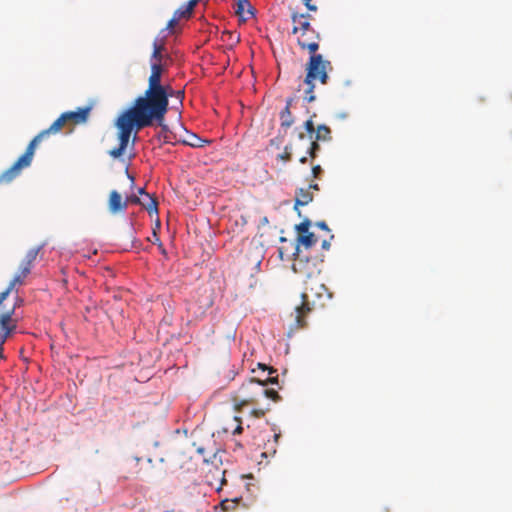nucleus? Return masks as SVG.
<instances>
[{"label": "nucleus", "instance_id": "obj_1", "mask_svg": "<svg viewBox=\"0 0 512 512\" xmlns=\"http://www.w3.org/2000/svg\"><path fill=\"white\" fill-rule=\"evenodd\" d=\"M170 96H172L170 92L146 89L144 94L138 96L122 113L137 124V130L156 124L163 131H167L165 116L169 109Z\"/></svg>", "mask_w": 512, "mask_h": 512}, {"label": "nucleus", "instance_id": "obj_2", "mask_svg": "<svg viewBox=\"0 0 512 512\" xmlns=\"http://www.w3.org/2000/svg\"><path fill=\"white\" fill-rule=\"evenodd\" d=\"M320 35L319 33L303 35L300 34L297 39V44L301 49L307 50L310 57L305 65V78L304 84V99L311 103L316 100L314 94L315 82L318 81L326 85L329 80V73L332 71L333 66L329 60L323 58L321 54H317L319 49Z\"/></svg>", "mask_w": 512, "mask_h": 512}, {"label": "nucleus", "instance_id": "obj_3", "mask_svg": "<svg viewBox=\"0 0 512 512\" xmlns=\"http://www.w3.org/2000/svg\"><path fill=\"white\" fill-rule=\"evenodd\" d=\"M41 249L42 246H38L26 252L25 257L19 264L18 272L14 275L5 291L0 293V320H11L17 306L22 303V300L18 299V297H14L10 300L9 296L15 286L24 284V280L30 274Z\"/></svg>", "mask_w": 512, "mask_h": 512}, {"label": "nucleus", "instance_id": "obj_4", "mask_svg": "<svg viewBox=\"0 0 512 512\" xmlns=\"http://www.w3.org/2000/svg\"><path fill=\"white\" fill-rule=\"evenodd\" d=\"M67 124V120L62 113L50 125L49 128L42 130L39 134H37L30 141L25 152L17 159V161H15L11 167L0 174V184H9L15 178H17L24 168H27L31 165L37 145L51 134H57L60 132L62 128Z\"/></svg>", "mask_w": 512, "mask_h": 512}, {"label": "nucleus", "instance_id": "obj_5", "mask_svg": "<svg viewBox=\"0 0 512 512\" xmlns=\"http://www.w3.org/2000/svg\"><path fill=\"white\" fill-rule=\"evenodd\" d=\"M268 384L278 385V375L267 378H250L232 395V402L236 411L244 406L254 404L263 394V387Z\"/></svg>", "mask_w": 512, "mask_h": 512}, {"label": "nucleus", "instance_id": "obj_6", "mask_svg": "<svg viewBox=\"0 0 512 512\" xmlns=\"http://www.w3.org/2000/svg\"><path fill=\"white\" fill-rule=\"evenodd\" d=\"M317 242V237L314 233L310 232L305 235H298L297 237V246L294 252V263L293 270L296 273L302 274L305 277H312L315 274L319 273V269L317 268L315 263H310L308 258H305L301 255L300 245L304 246L306 249L311 248Z\"/></svg>", "mask_w": 512, "mask_h": 512}, {"label": "nucleus", "instance_id": "obj_7", "mask_svg": "<svg viewBox=\"0 0 512 512\" xmlns=\"http://www.w3.org/2000/svg\"><path fill=\"white\" fill-rule=\"evenodd\" d=\"M114 125L118 129L119 146L110 150L109 155L113 158H119L126 150L132 132L137 133L140 130H137V124L122 112L116 118Z\"/></svg>", "mask_w": 512, "mask_h": 512}, {"label": "nucleus", "instance_id": "obj_8", "mask_svg": "<svg viewBox=\"0 0 512 512\" xmlns=\"http://www.w3.org/2000/svg\"><path fill=\"white\" fill-rule=\"evenodd\" d=\"M322 307V304L318 305L311 302L308 293H302L300 303L294 306L295 320H303L304 318L311 316L314 312L320 310Z\"/></svg>", "mask_w": 512, "mask_h": 512}, {"label": "nucleus", "instance_id": "obj_9", "mask_svg": "<svg viewBox=\"0 0 512 512\" xmlns=\"http://www.w3.org/2000/svg\"><path fill=\"white\" fill-rule=\"evenodd\" d=\"M311 15L304 13L293 12L291 14V20L294 23L292 33L293 34H314L317 33L310 24Z\"/></svg>", "mask_w": 512, "mask_h": 512}, {"label": "nucleus", "instance_id": "obj_10", "mask_svg": "<svg viewBox=\"0 0 512 512\" xmlns=\"http://www.w3.org/2000/svg\"><path fill=\"white\" fill-rule=\"evenodd\" d=\"M298 144L300 150L305 151V155H302L299 158L300 163H307L306 155H309L312 159H315L317 157V153L320 150V145L318 144L317 140L312 141V139H307L305 134L303 132H300L298 135Z\"/></svg>", "mask_w": 512, "mask_h": 512}, {"label": "nucleus", "instance_id": "obj_11", "mask_svg": "<svg viewBox=\"0 0 512 512\" xmlns=\"http://www.w3.org/2000/svg\"><path fill=\"white\" fill-rule=\"evenodd\" d=\"M162 72H163V67H162L161 63H152L151 74L148 79L147 89L161 91V92H170L173 94V90H172L171 86H164L161 84Z\"/></svg>", "mask_w": 512, "mask_h": 512}, {"label": "nucleus", "instance_id": "obj_12", "mask_svg": "<svg viewBox=\"0 0 512 512\" xmlns=\"http://www.w3.org/2000/svg\"><path fill=\"white\" fill-rule=\"evenodd\" d=\"M91 110V106H86L78 108L76 111L64 112L63 115L66 118L68 124L79 125L87 122Z\"/></svg>", "mask_w": 512, "mask_h": 512}, {"label": "nucleus", "instance_id": "obj_13", "mask_svg": "<svg viewBox=\"0 0 512 512\" xmlns=\"http://www.w3.org/2000/svg\"><path fill=\"white\" fill-rule=\"evenodd\" d=\"M148 197V202H142V199L139 195H130L126 197L125 201H127V205L129 203L131 204H137L141 205L144 209L147 210L150 216L153 214H158V203L156 198L151 196L150 194H145Z\"/></svg>", "mask_w": 512, "mask_h": 512}, {"label": "nucleus", "instance_id": "obj_14", "mask_svg": "<svg viewBox=\"0 0 512 512\" xmlns=\"http://www.w3.org/2000/svg\"><path fill=\"white\" fill-rule=\"evenodd\" d=\"M127 209V201L125 199H122L121 194L116 191L112 190L109 194L108 199V210L112 214H117L120 212H124Z\"/></svg>", "mask_w": 512, "mask_h": 512}, {"label": "nucleus", "instance_id": "obj_15", "mask_svg": "<svg viewBox=\"0 0 512 512\" xmlns=\"http://www.w3.org/2000/svg\"><path fill=\"white\" fill-rule=\"evenodd\" d=\"M313 200V195L309 189H299L296 192L295 206L294 209L298 210V206H305Z\"/></svg>", "mask_w": 512, "mask_h": 512}, {"label": "nucleus", "instance_id": "obj_16", "mask_svg": "<svg viewBox=\"0 0 512 512\" xmlns=\"http://www.w3.org/2000/svg\"><path fill=\"white\" fill-rule=\"evenodd\" d=\"M15 322H0V344L4 347V344L8 337L15 331Z\"/></svg>", "mask_w": 512, "mask_h": 512}, {"label": "nucleus", "instance_id": "obj_17", "mask_svg": "<svg viewBox=\"0 0 512 512\" xmlns=\"http://www.w3.org/2000/svg\"><path fill=\"white\" fill-rule=\"evenodd\" d=\"M197 3L198 0H189L185 7H180L174 12L173 15L179 20L181 18H190Z\"/></svg>", "mask_w": 512, "mask_h": 512}, {"label": "nucleus", "instance_id": "obj_18", "mask_svg": "<svg viewBox=\"0 0 512 512\" xmlns=\"http://www.w3.org/2000/svg\"><path fill=\"white\" fill-rule=\"evenodd\" d=\"M236 6L235 13L243 20L247 19L245 17V9L247 10V14L250 16L253 15V7L248 0H237Z\"/></svg>", "mask_w": 512, "mask_h": 512}, {"label": "nucleus", "instance_id": "obj_19", "mask_svg": "<svg viewBox=\"0 0 512 512\" xmlns=\"http://www.w3.org/2000/svg\"><path fill=\"white\" fill-rule=\"evenodd\" d=\"M280 122L282 128L288 129L292 126V124L294 123V118L292 116L291 110H288V108H284L280 112Z\"/></svg>", "mask_w": 512, "mask_h": 512}, {"label": "nucleus", "instance_id": "obj_20", "mask_svg": "<svg viewBox=\"0 0 512 512\" xmlns=\"http://www.w3.org/2000/svg\"><path fill=\"white\" fill-rule=\"evenodd\" d=\"M331 139V130L328 126L322 124L319 125L315 131V140L327 141Z\"/></svg>", "mask_w": 512, "mask_h": 512}, {"label": "nucleus", "instance_id": "obj_21", "mask_svg": "<svg viewBox=\"0 0 512 512\" xmlns=\"http://www.w3.org/2000/svg\"><path fill=\"white\" fill-rule=\"evenodd\" d=\"M293 151L299 152L300 147L298 143H291L284 148V152L279 155V158L283 161H290Z\"/></svg>", "mask_w": 512, "mask_h": 512}, {"label": "nucleus", "instance_id": "obj_22", "mask_svg": "<svg viewBox=\"0 0 512 512\" xmlns=\"http://www.w3.org/2000/svg\"><path fill=\"white\" fill-rule=\"evenodd\" d=\"M311 225V221L308 218H305L300 224L296 225V231L298 235H305L309 232V228Z\"/></svg>", "mask_w": 512, "mask_h": 512}, {"label": "nucleus", "instance_id": "obj_23", "mask_svg": "<svg viewBox=\"0 0 512 512\" xmlns=\"http://www.w3.org/2000/svg\"><path fill=\"white\" fill-rule=\"evenodd\" d=\"M163 45L158 44L157 42L153 43V53H152V59L156 60L155 63H160L162 60V52Z\"/></svg>", "mask_w": 512, "mask_h": 512}, {"label": "nucleus", "instance_id": "obj_24", "mask_svg": "<svg viewBox=\"0 0 512 512\" xmlns=\"http://www.w3.org/2000/svg\"><path fill=\"white\" fill-rule=\"evenodd\" d=\"M262 395L266 396L267 398L271 399L274 402H277L281 399V397L279 396L278 392L275 389H265L263 387Z\"/></svg>", "mask_w": 512, "mask_h": 512}, {"label": "nucleus", "instance_id": "obj_25", "mask_svg": "<svg viewBox=\"0 0 512 512\" xmlns=\"http://www.w3.org/2000/svg\"><path fill=\"white\" fill-rule=\"evenodd\" d=\"M238 501V498L233 500L225 499L221 502L222 509L225 511L233 510L236 507Z\"/></svg>", "mask_w": 512, "mask_h": 512}, {"label": "nucleus", "instance_id": "obj_26", "mask_svg": "<svg viewBox=\"0 0 512 512\" xmlns=\"http://www.w3.org/2000/svg\"><path fill=\"white\" fill-rule=\"evenodd\" d=\"M257 366L262 371V373H265V371H268V375L265 377H263V375H260V376L255 377L256 379L272 377L271 375L277 372L274 368L269 367L263 363H258Z\"/></svg>", "mask_w": 512, "mask_h": 512}, {"label": "nucleus", "instance_id": "obj_27", "mask_svg": "<svg viewBox=\"0 0 512 512\" xmlns=\"http://www.w3.org/2000/svg\"><path fill=\"white\" fill-rule=\"evenodd\" d=\"M304 128L309 134V137L307 139H312L313 134L315 133V127L312 119H309L304 123Z\"/></svg>", "mask_w": 512, "mask_h": 512}, {"label": "nucleus", "instance_id": "obj_28", "mask_svg": "<svg viewBox=\"0 0 512 512\" xmlns=\"http://www.w3.org/2000/svg\"><path fill=\"white\" fill-rule=\"evenodd\" d=\"M192 138H193L192 142H186V143L192 147H203V142H205L204 140L197 137L196 135H193Z\"/></svg>", "mask_w": 512, "mask_h": 512}, {"label": "nucleus", "instance_id": "obj_29", "mask_svg": "<svg viewBox=\"0 0 512 512\" xmlns=\"http://www.w3.org/2000/svg\"><path fill=\"white\" fill-rule=\"evenodd\" d=\"M269 410V408L267 409H253L251 411V414L256 417V418H262L265 416L266 412Z\"/></svg>", "mask_w": 512, "mask_h": 512}, {"label": "nucleus", "instance_id": "obj_30", "mask_svg": "<svg viewBox=\"0 0 512 512\" xmlns=\"http://www.w3.org/2000/svg\"><path fill=\"white\" fill-rule=\"evenodd\" d=\"M178 21L179 19L173 15V17L168 21L166 29L172 31L173 28L177 25Z\"/></svg>", "mask_w": 512, "mask_h": 512}, {"label": "nucleus", "instance_id": "obj_31", "mask_svg": "<svg viewBox=\"0 0 512 512\" xmlns=\"http://www.w3.org/2000/svg\"><path fill=\"white\" fill-rule=\"evenodd\" d=\"M302 1L309 11H312V12L317 11V6L311 3L312 0H302Z\"/></svg>", "mask_w": 512, "mask_h": 512}, {"label": "nucleus", "instance_id": "obj_32", "mask_svg": "<svg viewBox=\"0 0 512 512\" xmlns=\"http://www.w3.org/2000/svg\"><path fill=\"white\" fill-rule=\"evenodd\" d=\"M321 172H322V168L320 165H315L312 167V174L315 178L319 177Z\"/></svg>", "mask_w": 512, "mask_h": 512}, {"label": "nucleus", "instance_id": "obj_33", "mask_svg": "<svg viewBox=\"0 0 512 512\" xmlns=\"http://www.w3.org/2000/svg\"><path fill=\"white\" fill-rule=\"evenodd\" d=\"M316 225L321 228L322 230H326V231H329V228L326 224V222L324 221H320V222H317Z\"/></svg>", "mask_w": 512, "mask_h": 512}, {"label": "nucleus", "instance_id": "obj_34", "mask_svg": "<svg viewBox=\"0 0 512 512\" xmlns=\"http://www.w3.org/2000/svg\"><path fill=\"white\" fill-rule=\"evenodd\" d=\"M322 248L328 250L330 248V242L328 240L322 241Z\"/></svg>", "mask_w": 512, "mask_h": 512}, {"label": "nucleus", "instance_id": "obj_35", "mask_svg": "<svg viewBox=\"0 0 512 512\" xmlns=\"http://www.w3.org/2000/svg\"><path fill=\"white\" fill-rule=\"evenodd\" d=\"M292 103H293V99L292 98H288L286 100L285 108H288V110H291Z\"/></svg>", "mask_w": 512, "mask_h": 512}, {"label": "nucleus", "instance_id": "obj_36", "mask_svg": "<svg viewBox=\"0 0 512 512\" xmlns=\"http://www.w3.org/2000/svg\"><path fill=\"white\" fill-rule=\"evenodd\" d=\"M176 96L180 99V101H182V99L184 98V90L177 91Z\"/></svg>", "mask_w": 512, "mask_h": 512}, {"label": "nucleus", "instance_id": "obj_37", "mask_svg": "<svg viewBox=\"0 0 512 512\" xmlns=\"http://www.w3.org/2000/svg\"><path fill=\"white\" fill-rule=\"evenodd\" d=\"M242 430H243L242 426L238 425L236 427V429L234 430V434H240V433H242Z\"/></svg>", "mask_w": 512, "mask_h": 512}, {"label": "nucleus", "instance_id": "obj_38", "mask_svg": "<svg viewBox=\"0 0 512 512\" xmlns=\"http://www.w3.org/2000/svg\"><path fill=\"white\" fill-rule=\"evenodd\" d=\"M138 194H139L140 196H142V197H143V196H145V194H147V193L145 192V189H144V188H140V189L138 190Z\"/></svg>", "mask_w": 512, "mask_h": 512}, {"label": "nucleus", "instance_id": "obj_39", "mask_svg": "<svg viewBox=\"0 0 512 512\" xmlns=\"http://www.w3.org/2000/svg\"><path fill=\"white\" fill-rule=\"evenodd\" d=\"M308 189L319 190V186H318V184H310Z\"/></svg>", "mask_w": 512, "mask_h": 512}, {"label": "nucleus", "instance_id": "obj_40", "mask_svg": "<svg viewBox=\"0 0 512 512\" xmlns=\"http://www.w3.org/2000/svg\"><path fill=\"white\" fill-rule=\"evenodd\" d=\"M153 236H154V237H153V240L159 241V238H158V236H157V234H156V232H155V231L153 232Z\"/></svg>", "mask_w": 512, "mask_h": 512}, {"label": "nucleus", "instance_id": "obj_41", "mask_svg": "<svg viewBox=\"0 0 512 512\" xmlns=\"http://www.w3.org/2000/svg\"><path fill=\"white\" fill-rule=\"evenodd\" d=\"M153 236H154V237H153V240L159 241V238H158V236H157V234H156V232H155V231L153 232Z\"/></svg>", "mask_w": 512, "mask_h": 512}, {"label": "nucleus", "instance_id": "obj_42", "mask_svg": "<svg viewBox=\"0 0 512 512\" xmlns=\"http://www.w3.org/2000/svg\"><path fill=\"white\" fill-rule=\"evenodd\" d=\"M141 199H142V202H148V197L146 195L143 196Z\"/></svg>", "mask_w": 512, "mask_h": 512}, {"label": "nucleus", "instance_id": "obj_43", "mask_svg": "<svg viewBox=\"0 0 512 512\" xmlns=\"http://www.w3.org/2000/svg\"><path fill=\"white\" fill-rule=\"evenodd\" d=\"M279 254H280V257L283 258V252H282V249H279Z\"/></svg>", "mask_w": 512, "mask_h": 512}, {"label": "nucleus", "instance_id": "obj_44", "mask_svg": "<svg viewBox=\"0 0 512 512\" xmlns=\"http://www.w3.org/2000/svg\"><path fill=\"white\" fill-rule=\"evenodd\" d=\"M279 436H280L279 434H275L274 435V438H275L276 441L278 440Z\"/></svg>", "mask_w": 512, "mask_h": 512}, {"label": "nucleus", "instance_id": "obj_45", "mask_svg": "<svg viewBox=\"0 0 512 512\" xmlns=\"http://www.w3.org/2000/svg\"><path fill=\"white\" fill-rule=\"evenodd\" d=\"M300 323H301V327H304V323H305V322H304V321H301Z\"/></svg>", "mask_w": 512, "mask_h": 512}, {"label": "nucleus", "instance_id": "obj_46", "mask_svg": "<svg viewBox=\"0 0 512 512\" xmlns=\"http://www.w3.org/2000/svg\"><path fill=\"white\" fill-rule=\"evenodd\" d=\"M300 323H301V327H304V323H305V322H304V321H301Z\"/></svg>", "mask_w": 512, "mask_h": 512}]
</instances>
